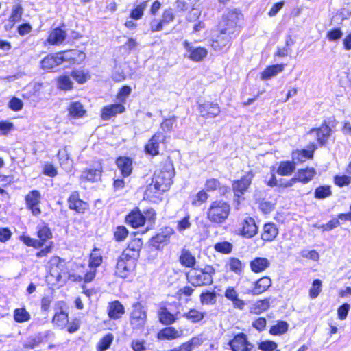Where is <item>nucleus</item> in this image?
I'll use <instances>...</instances> for the list:
<instances>
[{
    "label": "nucleus",
    "mask_w": 351,
    "mask_h": 351,
    "mask_svg": "<svg viewBox=\"0 0 351 351\" xmlns=\"http://www.w3.org/2000/svg\"><path fill=\"white\" fill-rule=\"evenodd\" d=\"M230 210V205L227 202L215 200L210 202L206 210V218L212 223L222 224L228 219Z\"/></svg>",
    "instance_id": "f257e3e1"
},
{
    "label": "nucleus",
    "mask_w": 351,
    "mask_h": 351,
    "mask_svg": "<svg viewBox=\"0 0 351 351\" xmlns=\"http://www.w3.org/2000/svg\"><path fill=\"white\" fill-rule=\"evenodd\" d=\"M175 175V169L171 160L166 159L162 163V167L156 171L152 178L153 182L162 191H168L173 183V178Z\"/></svg>",
    "instance_id": "f03ea898"
},
{
    "label": "nucleus",
    "mask_w": 351,
    "mask_h": 351,
    "mask_svg": "<svg viewBox=\"0 0 351 351\" xmlns=\"http://www.w3.org/2000/svg\"><path fill=\"white\" fill-rule=\"evenodd\" d=\"M242 14L237 10H230L223 14L219 23L218 29L221 33H227L232 36L238 31L239 21Z\"/></svg>",
    "instance_id": "7ed1b4c3"
},
{
    "label": "nucleus",
    "mask_w": 351,
    "mask_h": 351,
    "mask_svg": "<svg viewBox=\"0 0 351 351\" xmlns=\"http://www.w3.org/2000/svg\"><path fill=\"white\" fill-rule=\"evenodd\" d=\"M215 269L211 266L203 269H193L187 276L189 282L195 287L210 285L213 283V274Z\"/></svg>",
    "instance_id": "20e7f679"
},
{
    "label": "nucleus",
    "mask_w": 351,
    "mask_h": 351,
    "mask_svg": "<svg viewBox=\"0 0 351 351\" xmlns=\"http://www.w3.org/2000/svg\"><path fill=\"white\" fill-rule=\"evenodd\" d=\"M135 265V260L131 254L123 252L118 258L115 274L117 276L125 278L133 269Z\"/></svg>",
    "instance_id": "39448f33"
},
{
    "label": "nucleus",
    "mask_w": 351,
    "mask_h": 351,
    "mask_svg": "<svg viewBox=\"0 0 351 351\" xmlns=\"http://www.w3.org/2000/svg\"><path fill=\"white\" fill-rule=\"evenodd\" d=\"M147 320V313L144 310L143 305L136 302L132 306L130 313V324L133 330H141Z\"/></svg>",
    "instance_id": "423d86ee"
},
{
    "label": "nucleus",
    "mask_w": 351,
    "mask_h": 351,
    "mask_svg": "<svg viewBox=\"0 0 351 351\" xmlns=\"http://www.w3.org/2000/svg\"><path fill=\"white\" fill-rule=\"evenodd\" d=\"M167 138V136L162 132H156L145 145L146 153L152 156L159 154L160 145L166 143Z\"/></svg>",
    "instance_id": "0eeeda50"
},
{
    "label": "nucleus",
    "mask_w": 351,
    "mask_h": 351,
    "mask_svg": "<svg viewBox=\"0 0 351 351\" xmlns=\"http://www.w3.org/2000/svg\"><path fill=\"white\" fill-rule=\"evenodd\" d=\"M25 200L26 208L31 211L32 215L38 217L41 214L40 208V193L37 190H33L26 195Z\"/></svg>",
    "instance_id": "6e6552de"
},
{
    "label": "nucleus",
    "mask_w": 351,
    "mask_h": 351,
    "mask_svg": "<svg viewBox=\"0 0 351 351\" xmlns=\"http://www.w3.org/2000/svg\"><path fill=\"white\" fill-rule=\"evenodd\" d=\"M316 172L314 168L307 167L298 171L296 176L283 184L284 187H289L293 186L297 181L301 182L304 184L310 182L315 176Z\"/></svg>",
    "instance_id": "1a4fd4ad"
},
{
    "label": "nucleus",
    "mask_w": 351,
    "mask_h": 351,
    "mask_svg": "<svg viewBox=\"0 0 351 351\" xmlns=\"http://www.w3.org/2000/svg\"><path fill=\"white\" fill-rule=\"evenodd\" d=\"M331 129L327 125L311 129L307 134L310 138H314L320 145H324L330 136Z\"/></svg>",
    "instance_id": "9d476101"
},
{
    "label": "nucleus",
    "mask_w": 351,
    "mask_h": 351,
    "mask_svg": "<svg viewBox=\"0 0 351 351\" xmlns=\"http://www.w3.org/2000/svg\"><path fill=\"white\" fill-rule=\"evenodd\" d=\"M258 232V227L252 217H245L241 223L239 234L243 237L250 239Z\"/></svg>",
    "instance_id": "9b49d317"
},
{
    "label": "nucleus",
    "mask_w": 351,
    "mask_h": 351,
    "mask_svg": "<svg viewBox=\"0 0 351 351\" xmlns=\"http://www.w3.org/2000/svg\"><path fill=\"white\" fill-rule=\"evenodd\" d=\"M232 351H251L253 346L247 340L244 333L237 335L232 340L229 342Z\"/></svg>",
    "instance_id": "f8f14e48"
},
{
    "label": "nucleus",
    "mask_w": 351,
    "mask_h": 351,
    "mask_svg": "<svg viewBox=\"0 0 351 351\" xmlns=\"http://www.w3.org/2000/svg\"><path fill=\"white\" fill-rule=\"evenodd\" d=\"M65 58L69 57L67 55L62 56L61 53L47 55L40 61V68L43 70L53 69L61 64Z\"/></svg>",
    "instance_id": "ddd939ff"
},
{
    "label": "nucleus",
    "mask_w": 351,
    "mask_h": 351,
    "mask_svg": "<svg viewBox=\"0 0 351 351\" xmlns=\"http://www.w3.org/2000/svg\"><path fill=\"white\" fill-rule=\"evenodd\" d=\"M174 233L173 228L170 227H165L156 236L153 237L151 239V243L156 249L159 250L160 245H167L171 236Z\"/></svg>",
    "instance_id": "4468645a"
},
{
    "label": "nucleus",
    "mask_w": 351,
    "mask_h": 351,
    "mask_svg": "<svg viewBox=\"0 0 351 351\" xmlns=\"http://www.w3.org/2000/svg\"><path fill=\"white\" fill-rule=\"evenodd\" d=\"M198 110L204 118H215L220 114V107L217 103L205 101L199 104Z\"/></svg>",
    "instance_id": "2eb2a0df"
},
{
    "label": "nucleus",
    "mask_w": 351,
    "mask_h": 351,
    "mask_svg": "<svg viewBox=\"0 0 351 351\" xmlns=\"http://www.w3.org/2000/svg\"><path fill=\"white\" fill-rule=\"evenodd\" d=\"M232 36L231 34L221 33L219 31V34L213 38L210 45L215 51H220L230 46Z\"/></svg>",
    "instance_id": "dca6fc26"
},
{
    "label": "nucleus",
    "mask_w": 351,
    "mask_h": 351,
    "mask_svg": "<svg viewBox=\"0 0 351 351\" xmlns=\"http://www.w3.org/2000/svg\"><path fill=\"white\" fill-rule=\"evenodd\" d=\"M124 111L125 107L121 104L108 105L102 108L101 112V118L103 120H108L116 116L117 114H121Z\"/></svg>",
    "instance_id": "f3484780"
},
{
    "label": "nucleus",
    "mask_w": 351,
    "mask_h": 351,
    "mask_svg": "<svg viewBox=\"0 0 351 351\" xmlns=\"http://www.w3.org/2000/svg\"><path fill=\"white\" fill-rule=\"evenodd\" d=\"M253 174L248 172L245 176L242 177L241 180L235 181L233 184V190L234 193L239 197L243 195L250 185Z\"/></svg>",
    "instance_id": "a211bd4d"
},
{
    "label": "nucleus",
    "mask_w": 351,
    "mask_h": 351,
    "mask_svg": "<svg viewBox=\"0 0 351 351\" xmlns=\"http://www.w3.org/2000/svg\"><path fill=\"white\" fill-rule=\"evenodd\" d=\"M183 335L182 330H178L174 327L169 326L161 329L157 334L158 340H174Z\"/></svg>",
    "instance_id": "6ab92c4d"
},
{
    "label": "nucleus",
    "mask_w": 351,
    "mask_h": 351,
    "mask_svg": "<svg viewBox=\"0 0 351 351\" xmlns=\"http://www.w3.org/2000/svg\"><path fill=\"white\" fill-rule=\"evenodd\" d=\"M224 296L232 302L234 308L239 310L244 309L245 302L243 300L239 298V293L234 287H228L224 292Z\"/></svg>",
    "instance_id": "aec40b11"
},
{
    "label": "nucleus",
    "mask_w": 351,
    "mask_h": 351,
    "mask_svg": "<svg viewBox=\"0 0 351 351\" xmlns=\"http://www.w3.org/2000/svg\"><path fill=\"white\" fill-rule=\"evenodd\" d=\"M184 47L187 51L189 55L188 57L191 60L199 62L203 60L208 54V51L205 48L203 47H193L190 44L185 41L184 43Z\"/></svg>",
    "instance_id": "412c9836"
},
{
    "label": "nucleus",
    "mask_w": 351,
    "mask_h": 351,
    "mask_svg": "<svg viewBox=\"0 0 351 351\" xmlns=\"http://www.w3.org/2000/svg\"><path fill=\"white\" fill-rule=\"evenodd\" d=\"M69 208L77 213H83L88 208V204L79 198L77 192H73L68 199Z\"/></svg>",
    "instance_id": "4be33fe9"
},
{
    "label": "nucleus",
    "mask_w": 351,
    "mask_h": 351,
    "mask_svg": "<svg viewBox=\"0 0 351 351\" xmlns=\"http://www.w3.org/2000/svg\"><path fill=\"white\" fill-rule=\"evenodd\" d=\"M203 342L204 339L202 335L195 336L169 351H193L195 348L200 346Z\"/></svg>",
    "instance_id": "5701e85b"
},
{
    "label": "nucleus",
    "mask_w": 351,
    "mask_h": 351,
    "mask_svg": "<svg viewBox=\"0 0 351 351\" xmlns=\"http://www.w3.org/2000/svg\"><path fill=\"white\" fill-rule=\"evenodd\" d=\"M102 167L100 163L97 164L94 168L84 170L81 175L82 180L94 182L99 180L101 176Z\"/></svg>",
    "instance_id": "b1692460"
},
{
    "label": "nucleus",
    "mask_w": 351,
    "mask_h": 351,
    "mask_svg": "<svg viewBox=\"0 0 351 351\" xmlns=\"http://www.w3.org/2000/svg\"><path fill=\"white\" fill-rule=\"evenodd\" d=\"M271 285V280L267 276L261 278L258 280L252 290L248 291V293L252 295H257L265 292Z\"/></svg>",
    "instance_id": "393cba45"
},
{
    "label": "nucleus",
    "mask_w": 351,
    "mask_h": 351,
    "mask_svg": "<svg viewBox=\"0 0 351 351\" xmlns=\"http://www.w3.org/2000/svg\"><path fill=\"white\" fill-rule=\"evenodd\" d=\"M285 69L284 64H278L269 66L265 69L261 73V79L262 80H268L273 77H275L278 73L283 71Z\"/></svg>",
    "instance_id": "a878e982"
},
{
    "label": "nucleus",
    "mask_w": 351,
    "mask_h": 351,
    "mask_svg": "<svg viewBox=\"0 0 351 351\" xmlns=\"http://www.w3.org/2000/svg\"><path fill=\"white\" fill-rule=\"evenodd\" d=\"M270 265V261L266 258L256 257L250 263L252 271L254 273H260L265 271Z\"/></svg>",
    "instance_id": "bb28decb"
},
{
    "label": "nucleus",
    "mask_w": 351,
    "mask_h": 351,
    "mask_svg": "<svg viewBox=\"0 0 351 351\" xmlns=\"http://www.w3.org/2000/svg\"><path fill=\"white\" fill-rule=\"evenodd\" d=\"M125 313L123 306L118 300L109 304L108 314L110 318L117 319L120 318Z\"/></svg>",
    "instance_id": "cd10ccee"
},
{
    "label": "nucleus",
    "mask_w": 351,
    "mask_h": 351,
    "mask_svg": "<svg viewBox=\"0 0 351 351\" xmlns=\"http://www.w3.org/2000/svg\"><path fill=\"white\" fill-rule=\"evenodd\" d=\"M278 234V229L273 223H266L263 226V231L261 238L264 241H271Z\"/></svg>",
    "instance_id": "c85d7f7f"
},
{
    "label": "nucleus",
    "mask_w": 351,
    "mask_h": 351,
    "mask_svg": "<svg viewBox=\"0 0 351 351\" xmlns=\"http://www.w3.org/2000/svg\"><path fill=\"white\" fill-rule=\"evenodd\" d=\"M165 191L159 189L156 184L152 181V183L147 186L144 196L145 199L151 202H156L159 199L160 194Z\"/></svg>",
    "instance_id": "c756f323"
},
{
    "label": "nucleus",
    "mask_w": 351,
    "mask_h": 351,
    "mask_svg": "<svg viewBox=\"0 0 351 351\" xmlns=\"http://www.w3.org/2000/svg\"><path fill=\"white\" fill-rule=\"evenodd\" d=\"M116 163L123 176L127 177L130 175L132 169L131 159L128 157H119L117 159Z\"/></svg>",
    "instance_id": "7c9ffc66"
},
{
    "label": "nucleus",
    "mask_w": 351,
    "mask_h": 351,
    "mask_svg": "<svg viewBox=\"0 0 351 351\" xmlns=\"http://www.w3.org/2000/svg\"><path fill=\"white\" fill-rule=\"evenodd\" d=\"M126 222L130 224L133 228H136L145 223V218L143 214L139 212H132L125 218Z\"/></svg>",
    "instance_id": "2f4dec72"
},
{
    "label": "nucleus",
    "mask_w": 351,
    "mask_h": 351,
    "mask_svg": "<svg viewBox=\"0 0 351 351\" xmlns=\"http://www.w3.org/2000/svg\"><path fill=\"white\" fill-rule=\"evenodd\" d=\"M66 33L60 28H56L50 33L47 41L51 45L62 43L66 38Z\"/></svg>",
    "instance_id": "473e14b6"
},
{
    "label": "nucleus",
    "mask_w": 351,
    "mask_h": 351,
    "mask_svg": "<svg viewBox=\"0 0 351 351\" xmlns=\"http://www.w3.org/2000/svg\"><path fill=\"white\" fill-rule=\"evenodd\" d=\"M158 316L159 321L164 325H171L176 321V317L165 307L158 310Z\"/></svg>",
    "instance_id": "72a5a7b5"
},
{
    "label": "nucleus",
    "mask_w": 351,
    "mask_h": 351,
    "mask_svg": "<svg viewBox=\"0 0 351 351\" xmlns=\"http://www.w3.org/2000/svg\"><path fill=\"white\" fill-rule=\"evenodd\" d=\"M69 112L71 117L74 118H80L85 114L86 110L80 102L73 101L69 105Z\"/></svg>",
    "instance_id": "f704fd0d"
},
{
    "label": "nucleus",
    "mask_w": 351,
    "mask_h": 351,
    "mask_svg": "<svg viewBox=\"0 0 351 351\" xmlns=\"http://www.w3.org/2000/svg\"><path fill=\"white\" fill-rule=\"evenodd\" d=\"M179 260L181 265L186 267H193L195 264V258L186 249L182 250Z\"/></svg>",
    "instance_id": "c9c22d12"
},
{
    "label": "nucleus",
    "mask_w": 351,
    "mask_h": 351,
    "mask_svg": "<svg viewBox=\"0 0 351 351\" xmlns=\"http://www.w3.org/2000/svg\"><path fill=\"white\" fill-rule=\"evenodd\" d=\"M269 299L258 300L250 307V313L260 314L269 308Z\"/></svg>",
    "instance_id": "e433bc0d"
},
{
    "label": "nucleus",
    "mask_w": 351,
    "mask_h": 351,
    "mask_svg": "<svg viewBox=\"0 0 351 351\" xmlns=\"http://www.w3.org/2000/svg\"><path fill=\"white\" fill-rule=\"evenodd\" d=\"M205 315L204 312L199 311L195 308H191L188 312L184 313L182 316L193 323H197L202 320Z\"/></svg>",
    "instance_id": "4c0bfd02"
},
{
    "label": "nucleus",
    "mask_w": 351,
    "mask_h": 351,
    "mask_svg": "<svg viewBox=\"0 0 351 351\" xmlns=\"http://www.w3.org/2000/svg\"><path fill=\"white\" fill-rule=\"evenodd\" d=\"M294 169V163L289 161L281 162L277 169V173L280 176H289L293 172Z\"/></svg>",
    "instance_id": "58836bf2"
},
{
    "label": "nucleus",
    "mask_w": 351,
    "mask_h": 351,
    "mask_svg": "<svg viewBox=\"0 0 351 351\" xmlns=\"http://www.w3.org/2000/svg\"><path fill=\"white\" fill-rule=\"evenodd\" d=\"M102 256L99 249L94 248L90 254L88 265L90 268H96L102 263Z\"/></svg>",
    "instance_id": "ea45409f"
},
{
    "label": "nucleus",
    "mask_w": 351,
    "mask_h": 351,
    "mask_svg": "<svg viewBox=\"0 0 351 351\" xmlns=\"http://www.w3.org/2000/svg\"><path fill=\"white\" fill-rule=\"evenodd\" d=\"M23 14V8L20 3H16L12 6V13L10 16L9 21L12 23L18 22L21 19Z\"/></svg>",
    "instance_id": "a19ab883"
},
{
    "label": "nucleus",
    "mask_w": 351,
    "mask_h": 351,
    "mask_svg": "<svg viewBox=\"0 0 351 351\" xmlns=\"http://www.w3.org/2000/svg\"><path fill=\"white\" fill-rule=\"evenodd\" d=\"M66 54H69L68 56L69 58H64V61L72 60L73 62H77L78 60H83L86 57L84 52L76 49L64 51L62 53V56H66Z\"/></svg>",
    "instance_id": "79ce46f5"
},
{
    "label": "nucleus",
    "mask_w": 351,
    "mask_h": 351,
    "mask_svg": "<svg viewBox=\"0 0 351 351\" xmlns=\"http://www.w3.org/2000/svg\"><path fill=\"white\" fill-rule=\"evenodd\" d=\"M114 339V336L112 333H108L105 335L97 343V351H106L110 348Z\"/></svg>",
    "instance_id": "37998d69"
},
{
    "label": "nucleus",
    "mask_w": 351,
    "mask_h": 351,
    "mask_svg": "<svg viewBox=\"0 0 351 351\" xmlns=\"http://www.w3.org/2000/svg\"><path fill=\"white\" fill-rule=\"evenodd\" d=\"M287 330L288 324L285 321H280L270 328L269 333L273 335H280L285 333Z\"/></svg>",
    "instance_id": "c03bdc74"
},
{
    "label": "nucleus",
    "mask_w": 351,
    "mask_h": 351,
    "mask_svg": "<svg viewBox=\"0 0 351 351\" xmlns=\"http://www.w3.org/2000/svg\"><path fill=\"white\" fill-rule=\"evenodd\" d=\"M217 293L215 291L202 292L200 295V302L202 304H214L216 302Z\"/></svg>",
    "instance_id": "a18cd8bd"
},
{
    "label": "nucleus",
    "mask_w": 351,
    "mask_h": 351,
    "mask_svg": "<svg viewBox=\"0 0 351 351\" xmlns=\"http://www.w3.org/2000/svg\"><path fill=\"white\" fill-rule=\"evenodd\" d=\"M176 122V119L175 117H172L168 119H165L164 121L161 123L160 126V130L164 134L165 133L171 132L173 130V125Z\"/></svg>",
    "instance_id": "49530a36"
},
{
    "label": "nucleus",
    "mask_w": 351,
    "mask_h": 351,
    "mask_svg": "<svg viewBox=\"0 0 351 351\" xmlns=\"http://www.w3.org/2000/svg\"><path fill=\"white\" fill-rule=\"evenodd\" d=\"M14 320L17 322H25L30 319L29 313L25 308H17L14 313Z\"/></svg>",
    "instance_id": "de8ad7c7"
},
{
    "label": "nucleus",
    "mask_w": 351,
    "mask_h": 351,
    "mask_svg": "<svg viewBox=\"0 0 351 351\" xmlns=\"http://www.w3.org/2000/svg\"><path fill=\"white\" fill-rule=\"evenodd\" d=\"M68 322V315L64 311L56 313L53 318V323L58 326L63 327Z\"/></svg>",
    "instance_id": "09e8293b"
},
{
    "label": "nucleus",
    "mask_w": 351,
    "mask_h": 351,
    "mask_svg": "<svg viewBox=\"0 0 351 351\" xmlns=\"http://www.w3.org/2000/svg\"><path fill=\"white\" fill-rule=\"evenodd\" d=\"M313 155V151L301 150L293 153V159L299 162H304L306 159L311 158Z\"/></svg>",
    "instance_id": "8fccbe9b"
},
{
    "label": "nucleus",
    "mask_w": 351,
    "mask_h": 351,
    "mask_svg": "<svg viewBox=\"0 0 351 351\" xmlns=\"http://www.w3.org/2000/svg\"><path fill=\"white\" fill-rule=\"evenodd\" d=\"M38 237L39 239L38 241H42L43 245H44L45 242L47 240L51 238L52 233L50 230V229L47 226H42L39 228L38 230Z\"/></svg>",
    "instance_id": "3c124183"
},
{
    "label": "nucleus",
    "mask_w": 351,
    "mask_h": 351,
    "mask_svg": "<svg viewBox=\"0 0 351 351\" xmlns=\"http://www.w3.org/2000/svg\"><path fill=\"white\" fill-rule=\"evenodd\" d=\"M233 245L228 241L219 242L215 245V250L223 254H230L232 250Z\"/></svg>",
    "instance_id": "603ef678"
},
{
    "label": "nucleus",
    "mask_w": 351,
    "mask_h": 351,
    "mask_svg": "<svg viewBox=\"0 0 351 351\" xmlns=\"http://www.w3.org/2000/svg\"><path fill=\"white\" fill-rule=\"evenodd\" d=\"M147 6V1H143L133 9L130 13V17L134 19H139L143 14L144 10Z\"/></svg>",
    "instance_id": "864d4df0"
},
{
    "label": "nucleus",
    "mask_w": 351,
    "mask_h": 351,
    "mask_svg": "<svg viewBox=\"0 0 351 351\" xmlns=\"http://www.w3.org/2000/svg\"><path fill=\"white\" fill-rule=\"evenodd\" d=\"M58 156L60 160V165L65 169L69 170L71 166V161L69 160L66 150L59 151Z\"/></svg>",
    "instance_id": "5fc2aeb1"
},
{
    "label": "nucleus",
    "mask_w": 351,
    "mask_h": 351,
    "mask_svg": "<svg viewBox=\"0 0 351 351\" xmlns=\"http://www.w3.org/2000/svg\"><path fill=\"white\" fill-rule=\"evenodd\" d=\"M58 87L63 90H70L73 88V82L67 75H62L58 79Z\"/></svg>",
    "instance_id": "6e6d98bb"
},
{
    "label": "nucleus",
    "mask_w": 351,
    "mask_h": 351,
    "mask_svg": "<svg viewBox=\"0 0 351 351\" xmlns=\"http://www.w3.org/2000/svg\"><path fill=\"white\" fill-rule=\"evenodd\" d=\"M128 235V230L125 226H117L114 232V237L116 241H121Z\"/></svg>",
    "instance_id": "4d7b16f0"
},
{
    "label": "nucleus",
    "mask_w": 351,
    "mask_h": 351,
    "mask_svg": "<svg viewBox=\"0 0 351 351\" xmlns=\"http://www.w3.org/2000/svg\"><path fill=\"white\" fill-rule=\"evenodd\" d=\"M322 290V281L320 280H315L312 287L309 291V296L312 298H316Z\"/></svg>",
    "instance_id": "13d9d810"
},
{
    "label": "nucleus",
    "mask_w": 351,
    "mask_h": 351,
    "mask_svg": "<svg viewBox=\"0 0 351 351\" xmlns=\"http://www.w3.org/2000/svg\"><path fill=\"white\" fill-rule=\"evenodd\" d=\"M331 195L330 186H319L315 189V197L317 199H324Z\"/></svg>",
    "instance_id": "bf43d9fd"
},
{
    "label": "nucleus",
    "mask_w": 351,
    "mask_h": 351,
    "mask_svg": "<svg viewBox=\"0 0 351 351\" xmlns=\"http://www.w3.org/2000/svg\"><path fill=\"white\" fill-rule=\"evenodd\" d=\"M208 198V195L204 191H201L193 197L192 205L199 206L202 203L205 202Z\"/></svg>",
    "instance_id": "052dcab7"
},
{
    "label": "nucleus",
    "mask_w": 351,
    "mask_h": 351,
    "mask_svg": "<svg viewBox=\"0 0 351 351\" xmlns=\"http://www.w3.org/2000/svg\"><path fill=\"white\" fill-rule=\"evenodd\" d=\"M228 266L230 269L236 274H239L242 271V263L237 258H231L228 262Z\"/></svg>",
    "instance_id": "680f3d73"
},
{
    "label": "nucleus",
    "mask_w": 351,
    "mask_h": 351,
    "mask_svg": "<svg viewBox=\"0 0 351 351\" xmlns=\"http://www.w3.org/2000/svg\"><path fill=\"white\" fill-rule=\"evenodd\" d=\"M277 346L276 342L270 340L263 341L258 343V349L262 351H274Z\"/></svg>",
    "instance_id": "e2e57ef3"
},
{
    "label": "nucleus",
    "mask_w": 351,
    "mask_h": 351,
    "mask_svg": "<svg viewBox=\"0 0 351 351\" xmlns=\"http://www.w3.org/2000/svg\"><path fill=\"white\" fill-rule=\"evenodd\" d=\"M71 76L79 84H84L88 78V73H85L83 71H73L71 73Z\"/></svg>",
    "instance_id": "0e129e2a"
},
{
    "label": "nucleus",
    "mask_w": 351,
    "mask_h": 351,
    "mask_svg": "<svg viewBox=\"0 0 351 351\" xmlns=\"http://www.w3.org/2000/svg\"><path fill=\"white\" fill-rule=\"evenodd\" d=\"M343 32L340 28H335L327 32L326 37L330 41L338 40L341 38Z\"/></svg>",
    "instance_id": "69168bd1"
},
{
    "label": "nucleus",
    "mask_w": 351,
    "mask_h": 351,
    "mask_svg": "<svg viewBox=\"0 0 351 351\" xmlns=\"http://www.w3.org/2000/svg\"><path fill=\"white\" fill-rule=\"evenodd\" d=\"M189 219H190V216L187 215V216L184 217L182 219L178 221V225H177L178 230L180 232H182V231H184L185 230L190 228L191 223Z\"/></svg>",
    "instance_id": "338daca9"
},
{
    "label": "nucleus",
    "mask_w": 351,
    "mask_h": 351,
    "mask_svg": "<svg viewBox=\"0 0 351 351\" xmlns=\"http://www.w3.org/2000/svg\"><path fill=\"white\" fill-rule=\"evenodd\" d=\"M42 341V338L39 336L29 337L24 344L25 348L33 349L38 346Z\"/></svg>",
    "instance_id": "774afa93"
}]
</instances>
